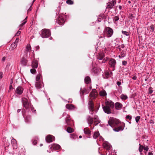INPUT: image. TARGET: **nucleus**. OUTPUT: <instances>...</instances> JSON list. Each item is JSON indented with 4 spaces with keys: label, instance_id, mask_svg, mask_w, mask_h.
Instances as JSON below:
<instances>
[{
    "label": "nucleus",
    "instance_id": "nucleus-40",
    "mask_svg": "<svg viewBox=\"0 0 155 155\" xmlns=\"http://www.w3.org/2000/svg\"><path fill=\"white\" fill-rule=\"evenodd\" d=\"M140 116H137L135 118V120L137 123H138L139 120L140 119Z\"/></svg>",
    "mask_w": 155,
    "mask_h": 155
},
{
    "label": "nucleus",
    "instance_id": "nucleus-38",
    "mask_svg": "<svg viewBox=\"0 0 155 155\" xmlns=\"http://www.w3.org/2000/svg\"><path fill=\"white\" fill-rule=\"evenodd\" d=\"M122 33L124 35H126V36H128L129 35V33L128 32L126 31H122Z\"/></svg>",
    "mask_w": 155,
    "mask_h": 155
},
{
    "label": "nucleus",
    "instance_id": "nucleus-15",
    "mask_svg": "<svg viewBox=\"0 0 155 155\" xmlns=\"http://www.w3.org/2000/svg\"><path fill=\"white\" fill-rule=\"evenodd\" d=\"M91 73L94 75H96L98 74L100 72V69H99L96 68H93L91 71Z\"/></svg>",
    "mask_w": 155,
    "mask_h": 155
},
{
    "label": "nucleus",
    "instance_id": "nucleus-27",
    "mask_svg": "<svg viewBox=\"0 0 155 155\" xmlns=\"http://www.w3.org/2000/svg\"><path fill=\"white\" fill-rule=\"evenodd\" d=\"M84 82L87 84H88L91 82V79L89 76L86 77L84 78Z\"/></svg>",
    "mask_w": 155,
    "mask_h": 155
},
{
    "label": "nucleus",
    "instance_id": "nucleus-5",
    "mask_svg": "<svg viewBox=\"0 0 155 155\" xmlns=\"http://www.w3.org/2000/svg\"><path fill=\"white\" fill-rule=\"evenodd\" d=\"M108 64L111 68H112L113 70H115V66L116 64V61L113 58H110L109 60Z\"/></svg>",
    "mask_w": 155,
    "mask_h": 155
},
{
    "label": "nucleus",
    "instance_id": "nucleus-6",
    "mask_svg": "<svg viewBox=\"0 0 155 155\" xmlns=\"http://www.w3.org/2000/svg\"><path fill=\"white\" fill-rule=\"evenodd\" d=\"M116 3V0H112L107 3V5L106 8H107L112 9L113 8V7Z\"/></svg>",
    "mask_w": 155,
    "mask_h": 155
},
{
    "label": "nucleus",
    "instance_id": "nucleus-20",
    "mask_svg": "<svg viewBox=\"0 0 155 155\" xmlns=\"http://www.w3.org/2000/svg\"><path fill=\"white\" fill-rule=\"evenodd\" d=\"M66 107L67 109L70 110H74L75 108V106L72 104H67L66 105Z\"/></svg>",
    "mask_w": 155,
    "mask_h": 155
},
{
    "label": "nucleus",
    "instance_id": "nucleus-7",
    "mask_svg": "<svg viewBox=\"0 0 155 155\" xmlns=\"http://www.w3.org/2000/svg\"><path fill=\"white\" fill-rule=\"evenodd\" d=\"M65 21L64 18L62 16L60 15L58 18L56 22L59 25H64Z\"/></svg>",
    "mask_w": 155,
    "mask_h": 155
},
{
    "label": "nucleus",
    "instance_id": "nucleus-19",
    "mask_svg": "<svg viewBox=\"0 0 155 155\" xmlns=\"http://www.w3.org/2000/svg\"><path fill=\"white\" fill-rule=\"evenodd\" d=\"M84 134L90 136L91 135V131L87 127H86L84 129Z\"/></svg>",
    "mask_w": 155,
    "mask_h": 155
},
{
    "label": "nucleus",
    "instance_id": "nucleus-63",
    "mask_svg": "<svg viewBox=\"0 0 155 155\" xmlns=\"http://www.w3.org/2000/svg\"><path fill=\"white\" fill-rule=\"evenodd\" d=\"M26 22H27L26 21H24V22L23 23H22V24L23 25H24L26 23Z\"/></svg>",
    "mask_w": 155,
    "mask_h": 155
},
{
    "label": "nucleus",
    "instance_id": "nucleus-39",
    "mask_svg": "<svg viewBox=\"0 0 155 155\" xmlns=\"http://www.w3.org/2000/svg\"><path fill=\"white\" fill-rule=\"evenodd\" d=\"M60 10V7H58V8H57V9L56 10V15H58L59 13V12Z\"/></svg>",
    "mask_w": 155,
    "mask_h": 155
},
{
    "label": "nucleus",
    "instance_id": "nucleus-50",
    "mask_svg": "<svg viewBox=\"0 0 155 155\" xmlns=\"http://www.w3.org/2000/svg\"><path fill=\"white\" fill-rule=\"evenodd\" d=\"M110 75V73L109 72H106L105 74V76L106 77H108Z\"/></svg>",
    "mask_w": 155,
    "mask_h": 155
},
{
    "label": "nucleus",
    "instance_id": "nucleus-54",
    "mask_svg": "<svg viewBox=\"0 0 155 155\" xmlns=\"http://www.w3.org/2000/svg\"><path fill=\"white\" fill-rule=\"evenodd\" d=\"M117 84L118 86H119L121 84V82L120 81H117Z\"/></svg>",
    "mask_w": 155,
    "mask_h": 155
},
{
    "label": "nucleus",
    "instance_id": "nucleus-41",
    "mask_svg": "<svg viewBox=\"0 0 155 155\" xmlns=\"http://www.w3.org/2000/svg\"><path fill=\"white\" fill-rule=\"evenodd\" d=\"M71 137L73 139H75L76 138V136L75 135L72 134L71 135Z\"/></svg>",
    "mask_w": 155,
    "mask_h": 155
},
{
    "label": "nucleus",
    "instance_id": "nucleus-58",
    "mask_svg": "<svg viewBox=\"0 0 155 155\" xmlns=\"http://www.w3.org/2000/svg\"><path fill=\"white\" fill-rule=\"evenodd\" d=\"M13 82V80L12 79L10 81V84L12 85Z\"/></svg>",
    "mask_w": 155,
    "mask_h": 155
},
{
    "label": "nucleus",
    "instance_id": "nucleus-21",
    "mask_svg": "<svg viewBox=\"0 0 155 155\" xmlns=\"http://www.w3.org/2000/svg\"><path fill=\"white\" fill-rule=\"evenodd\" d=\"M88 108L89 110H93L94 108V104L91 99H90L88 103Z\"/></svg>",
    "mask_w": 155,
    "mask_h": 155
},
{
    "label": "nucleus",
    "instance_id": "nucleus-11",
    "mask_svg": "<svg viewBox=\"0 0 155 155\" xmlns=\"http://www.w3.org/2000/svg\"><path fill=\"white\" fill-rule=\"evenodd\" d=\"M23 91V89L21 86H18L16 89L15 93L18 95H21L22 94Z\"/></svg>",
    "mask_w": 155,
    "mask_h": 155
},
{
    "label": "nucleus",
    "instance_id": "nucleus-37",
    "mask_svg": "<svg viewBox=\"0 0 155 155\" xmlns=\"http://www.w3.org/2000/svg\"><path fill=\"white\" fill-rule=\"evenodd\" d=\"M66 2L67 4L70 5H72L73 4V1L71 0H67L66 1Z\"/></svg>",
    "mask_w": 155,
    "mask_h": 155
},
{
    "label": "nucleus",
    "instance_id": "nucleus-9",
    "mask_svg": "<svg viewBox=\"0 0 155 155\" xmlns=\"http://www.w3.org/2000/svg\"><path fill=\"white\" fill-rule=\"evenodd\" d=\"M65 122L68 126H72L73 124V122L70 118V116H67L65 118Z\"/></svg>",
    "mask_w": 155,
    "mask_h": 155
},
{
    "label": "nucleus",
    "instance_id": "nucleus-4",
    "mask_svg": "<svg viewBox=\"0 0 155 155\" xmlns=\"http://www.w3.org/2000/svg\"><path fill=\"white\" fill-rule=\"evenodd\" d=\"M50 35L51 32L49 30L44 29L41 30V35L42 38H47Z\"/></svg>",
    "mask_w": 155,
    "mask_h": 155
},
{
    "label": "nucleus",
    "instance_id": "nucleus-56",
    "mask_svg": "<svg viewBox=\"0 0 155 155\" xmlns=\"http://www.w3.org/2000/svg\"><path fill=\"white\" fill-rule=\"evenodd\" d=\"M137 77L136 76H135L133 77L132 79L134 80H136L137 79Z\"/></svg>",
    "mask_w": 155,
    "mask_h": 155
},
{
    "label": "nucleus",
    "instance_id": "nucleus-26",
    "mask_svg": "<svg viewBox=\"0 0 155 155\" xmlns=\"http://www.w3.org/2000/svg\"><path fill=\"white\" fill-rule=\"evenodd\" d=\"M35 87L38 89H40L42 87L41 82V81H37L35 84Z\"/></svg>",
    "mask_w": 155,
    "mask_h": 155
},
{
    "label": "nucleus",
    "instance_id": "nucleus-16",
    "mask_svg": "<svg viewBox=\"0 0 155 155\" xmlns=\"http://www.w3.org/2000/svg\"><path fill=\"white\" fill-rule=\"evenodd\" d=\"M122 107V104L119 102H117L115 104V107L116 110H120L121 109Z\"/></svg>",
    "mask_w": 155,
    "mask_h": 155
},
{
    "label": "nucleus",
    "instance_id": "nucleus-60",
    "mask_svg": "<svg viewBox=\"0 0 155 155\" xmlns=\"http://www.w3.org/2000/svg\"><path fill=\"white\" fill-rule=\"evenodd\" d=\"M36 50L39 49V46H37L35 47Z\"/></svg>",
    "mask_w": 155,
    "mask_h": 155
},
{
    "label": "nucleus",
    "instance_id": "nucleus-29",
    "mask_svg": "<svg viewBox=\"0 0 155 155\" xmlns=\"http://www.w3.org/2000/svg\"><path fill=\"white\" fill-rule=\"evenodd\" d=\"M123 129L122 127L121 126H119L117 128L114 129V130L116 132H119L120 131L122 130Z\"/></svg>",
    "mask_w": 155,
    "mask_h": 155
},
{
    "label": "nucleus",
    "instance_id": "nucleus-57",
    "mask_svg": "<svg viewBox=\"0 0 155 155\" xmlns=\"http://www.w3.org/2000/svg\"><path fill=\"white\" fill-rule=\"evenodd\" d=\"M150 123L151 124V123H152V124H154V121L153 120H150Z\"/></svg>",
    "mask_w": 155,
    "mask_h": 155
},
{
    "label": "nucleus",
    "instance_id": "nucleus-23",
    "mask_svg": "<svg viewBox=\"0 0 155 155\" xmlns=\"http://www.w3.org/2000/svg\"><path fill=\"white\" fill-rule=\"evenodd\" d=\"M21 64L23 66L26 65L27 60L24 58H22L20 61Z\"/></svg>",
    "mask_w": 155,
    "mask_h": 155
},
{
    "label": "nucleus",
    "instance_id": "nucleus-35",
    "mask_svg": "<svg viewBox=\"0 0 155 155\" xmlns=\"http://www.w3.org/2000/svg\"><path fill=\"white\" fill-rule=\"evenodd\" d=\"M41 77H42L40 74H38L36 77V81H39Z\"/></svg>",
    "mask_w": 155,
    "mask_h": 155
},
{
    "label": "nucleus",
    "instance_id": "nucleus-46",
    "mask_svg": "<svg viewBox=\"0 0 155 155\" xmlns=\"http://www.w3.org/2000/svg\"><path fill=\"white\" fill-rule=\"evenodd\" d=\"M67 116H69V115H68V114H67V113H66V112L64 113H63V115H62V116L63 117L66 116L65 118L66 117H67Z\"/></svg>",
    "mask_w": 155,
    "mask_h": 155
},
{
    "label": "nucleus",
    "instance_id": "nucleus-52",
    "mask_svg": "<svg viewBox=\"0 0 155 155\" xmlns=\"http://www.w3.org/2000/svg\"><path fill=\"white\" fill-rule=\"evenodd\" d=\"M127 62L126 61H122V64L124 65H126L127 64Z\"/></svg>",
    "mask_w": 155,
    "mask_h": 155
},
{
    "label": "nucleus",
    "instance_id": "nucleus-53",
    "mask_svg": "<svg viewBox=\"0 0 155 155\" xmlns=\"http://www.w3.org/2000/svg\"><path fill=\"white\" fill-rule=\"evenodd\" d=\"M94 111V109L93 110H90V114H93V112Z\"/></svg>",
    "mask_w": 155,
    "mask_h": 155
},
{
    "label": "nucleus",
    "instance_id": "nucleus-61",
    "mask_svg": "<svg viewBox=\"0 0 155 155\" xmlns=\"http://www.w3.org/2000/svg\"><path fill=\"white\" fill-rule=\"evenodd\" d=\"M12 85H10V86H9V90H10L12 88Z\"/></svg>",
    "mask_w": 155,
    "mask_h": 155
},
{
    "label": "nucleus",
    "instance_id": "nucleus-28",
    "mask_svg": "<svg viewBox=\"0 0 155 155\" xmlns=\"http://www.w3.org/2000/svg\"><path fill=\"white\" fill-rule=\"evenodd\" d=\"M101 96H104L107 95V93L105 90H102L99 93Z\"/></svg>",
    "mask_w": 155,
    "mask_h": 155
},
{
    "label": "nucleus",
    "instance_id": "nucleus-18",
    "mask_svg": "<svg viewBox=\"0 0 155 155\" xmlns=\"http://www.w3.org/2000/svg\"><path fill=\"white\" fill-rule=\"evenodd\" d=\"M103 146L106 150L109 151H110L111 147L110 145V144L107 143H104L103 144Z\"/></svg>",
    "mask_w": 155,
    "mask_h": 155
},
{
    "label": "nucleus",
    "instance_id": "nucleus-2",
    "mask_svg": "<svg viewBox=\"0 0 155 155\" xmlns=\"http://www.w3.org/2000/svg\"><path fill=\"white\" fill-rule=\"evenodd\" d=\"M22 104L23 107L27 110H32L33 107L30 103H29L28 100L25 98H22Z\"/></svg>",
    "mask_w": 155,
    "mask_h": 155
},
{
    "label": "nucleus",
    "instance_id": "nucleus-14",
    "mask_svg": "<svg viewBox=\"0 0 155 155\" xmlns=\"http://www.w3.org/2000/svg\"><path fill=\"white\" fill-rule=\"evenodd\" d=\"M87 120L89 126H91L93 124V117H91L90 116H87Z\"/></svg>",
    "mask_w": 155,
    "mask_h": 155
},
{
    "label": "nucleus",
    "instance_id": "nucleus-30",
    "mask_svg": "<svg viewBox=\"0 0 155 155\" xmlns=\"http://www.w3.org/2000/svg\"><path fill=\"white\" fill-rule=\"evenodd\" d=\"M99 132H95L94 133L93 137L94 139H96L99 136Z\"/></svg>",
    "mask_w": 155,
    "mask_h": 155
},
{
    "label": "nucleus",
    "instance_id": "nucleus-36",
    "mask_svg": "<svg viewBox=\"0 0 155 155\" xmlns=\"http://www.w3.org/2000/svg\"><path fill=\"white\" fill-rule=\"evenodd\" d=\"M30 72L31 74H34L36 73V71L35 68H33L31 69L30 70Z\"/></svg>",
    "mask_w": 155,
    "mask_h": 155
},
{
    "label": "nucleus",
    "instance_id": "nucleus-64",
    "mask_svg": "<svg viewBox=\"0 0 155 155\" xmlns=\"http://www.w3.org/2000/svg\"><path fill=\"white\" fill-rule=\"evenodd\" d=\"M148 155H153V154L151 152H149L148 153Z\"/></svg>",
    "mask_w": 155,
    "mask_h": 155
},
{
    "label": "nucleus",
    "instance_id": "nucleus-51",
    "mask_svg": "<svg viewBox=\"0 0 155 155\" xmlns=\"http://www.w3.org/2000/svg\"><path fill=\"white\" fill-rule=\"evenodd\" d=\"M143 149L144 150H146V151H147L148 150V148L147 146L143 147Z\"/></svg>",
    "mask_w": 155,
    "mask_h": 155
},
{
    "label": "nucleus",
    "instance_id": "nucleus-59",
    "mask_svg": "<svg viewBox=\"0 0 155 155\" xmlns=\"http://www.w3.org/2000/svg\"><path fill=\"white\" fill-rule=\"evenodd\" d=\"M101 38H103V40H104L105 39V38L104 36H101L99 37V38L101 39Z\"/></svg>",
    "mask_w": 155,
    "mask_h": 155
},
{
    "label": "nucleus",
    "instance_id": "nucleus-32",
    "mask_svg": "<svg viewBox=\"0 0 155 155\" xmlns=\"http://www.w3.org/2000/svg\"><path fill=\"white\" fill-rule=\"evenodd\" d=\"M120 98L122 100H125L128 98V97L126 95L122 94L121 95Z\"/></svg>",
    "mask_w": 155,
    "mask_h": 155
},
{
    "label": "nucleus",
    "instance_id": "nucleus-3",
    "mask_svg": "<svg viewBox=\"0 0 155 155\" xmlns=\"http://www.w3.org/2000/svg\"><path fill=\"white\" fill-rule=\"evenodd\" d=\"M119 121L117 120L114 118L110 119L108 122V124L112 127L118 126Z\"/></svg>",
    "mask_w": 155,
    "mask_h": 155
},
{
    "label": "nucleus",
    "instance_id": "nucleus-1",
    "mask_svg": "<svg viewBox=\"0 0 155 155\" xmlns=\"http://www.w3.org/2000/svg\"><path fill=\"white\" fill-rule=\"evenodd\" d=\"M105 106H102V108L105 113L108 114L112 113L111 109L114 107V104L111 101H107L105 103Z\"/></svg>",
    "mask_w": 155,
    "mask_h": 155
},
{
    "label": "nucleus",
    "instance_id": "nucleus-42",
    "mask_svg": "<svg viewBox=\"0 0 155 155\" xmlns=\"http://www.w3.org/2000/svg\"><path fill=\"white\" fill-rule=\"evenodd\" d=\"M81 92H82L83 94H87V90L85 88H84L81 91Z\"/></svg>",
    "mask_w": 155,
    "mask_h": 155
},
{
    "label": "nucleus",
    "instance_id": "nucleus-12",
    "mask_svg": "<svg viewBox=\"0 0 155 155\" xmlns=\"http://www.w3.org/2000/svg\"><path fill=\"white\" fill-rule=\"evenodd\" d=\"M49 147L50 149L58 150L60 149V146L58 144H54L49 145Z\"/></svg>",
    "mask_w": 155,
    "mask_h": 155
},
{
    "label": "nucleus",
    "instance_id": "nucleus-34",
    "mask_svg": "<svg viewBox=\"0 0 155 155\" xmlns=\"http://www.w3.org/2000/svg\"><path fill=\"white\" fill-rule=\"evenodd\" d=\"M139 150L140 152V154H142L141 152H142L143 150V147L140 145V144H139Z\"/></svg>",
    "mask_w": 155,
    "mask_h": 155
},
{
    "label": "nucleus",
    "instance_id": "nucleus-49",
    "mask_svg": "<svg viewBox=\"0 0 155 155\" xmlns=\"http://www.w3.org/2000/svg\"><path fill=\"white\" fill-rule=\"evenodd\" d=\"M32 143H33V144H34V145L36 144L37 143V140H34L33 141Z\"/></svg>",
    "mask_w": 155,
    "mask_h": 155
},
{
    "label": "nucleus",
    "instance_id": "nucleus-25",
    "mask_svg": "<svg viewBox=\"0 0 155 155\" xmlns=\"http://www.w3.org/2000/svg\"><path fill=\"white\" fill-rule=\"evenodd\" d=\"M11 143L13 147L14 148H17V142L15 139L14 138H12V139L11 140Z\"/></svg>",
    "mask_w": 155,
    "mask_h": 155
},
{
    "label": "nucleus",
    "instance_id": "nucleus-44",
    "mask_svg": "<svg viewBox=\"0 0 155 155\" xmlns=\"http://www.w3.org/2000/svg\"><path fill=\"white\" fill-rule=\"evenodd\" d=\"M119 19V18L117 16H115L114 18V20L115 21H117Z\"/></svg>",
    "mask_w": 155,
    "mask_h": 155
},
{
    "label": "nucleus",
    "instance_id": "nucleus-45",
    "mask_svg": "<svg viewBox=\"0 0 155 155\" xmlns=\"http://www.w3.org/2000/svg\"><path fill=\"white\" fill-rule=\"evenodd\" d=\"M30 117L28 116H27L26 117V119H25V121L27 123H28L30 122L29 120H28V118H30Z\"/></svg>",
    "mask_w": 155,
    "mask_h": 155
},
{
    "label": "nucleus",
    "instance_id": "nucleus-43",
    "mask_svg": "<svg viewBox=\"0 0 155 155\" xmlns=\"http://www.w3.org/2000/svg\"><path fill=\"white\" fill-rule=\"evenodd\" d=\"M151 29L150 31L153 32L154 31V27L153 25H152L150 27Z\"/></svg>",
    "mask_w": 155,
    "mask_h": 155
},
{
    "label": "nucleus",
    "instance_id": "nucleus-33",
    "mask_svg": "<svg viewBox=\"0 0 155 155\" xmlns=\"http://www.w3.org/2000/svg\"><path fill=\"white\" fill-rule=\"evenodd\" d=\"M67 131L68 133H71L73 131V130L71 127H68L67 128Z\"/></svg>",
    "mask_w": 155,
    "mask_h": 155
},
{
    "label": "nucleus",
    "instance_id": "nucleus-10",
    "mask_svg": "<svg viewBox=\"0 0 155 155\" xmlns=\"http://www.w3.org/2000/svg\"><path fill=\"white\" fill-rule=\"evenodd\" d=\"M55 137L54 136L48 135L46 137L45 140L48 143H50L54 140Z\"/></svg>",
    "mask_w": 155,
    "mask_h": 155
},
{
    "label": "nucleus",
    "instance_id": "nucleus-8",
    "mask_svg": "<svg viewBox=\"0 0 155 155\" xmlns=\"http://www.w3.org/2000/svg\"><path fill=\"white\" fill-rule=\"evenodd\" d=\"M106 34L108 37H110L112 36L113 33V31L110 28L107 27L106 28Z\"/></svg>",
    "mask_w": 155,
    "mask_h": 155
},
{
    "label": "nucleus",
    "instance_id": "nucleus-13",
    "mask_svg": "<svg viewBox=\"0 0 155 155\" xmlns=\"http://www.w3.org/2000/svg\"><path fill=\"white\" fill-rule=\"evenodd\" d=\"M97 93L95 89H93L92 91L90 93V96L92 99H95L97 96Z\"/></svg>",
    "mask_w": 155,
    "mask_h": 155
},
{
    "label": "nucleus",
    "instance_id": "nucleus-62",
    "mask_svg": "<svg viewBox=\"0 0 155 155\" xmlns=\"http://www.w3.org/2000/svg\"><path fill=\"white\" fill-rule=\"evenodd\" d=\"M14 45V47L15 48L16 47V44L15 43H14L12 44V45Z\"/></svg>",
    "mask_w": 155,
    "mask_h": 155
},
{
    "label": "nucleus",
    "instance_id": "nucleus-48",
    "mask_svg": "<svg viewBox=\"0 0 155 155\" xmlns=\"http://www.w3.org/2000/svg\"><path fill=\"white\" fill-rule=\"evenodd\" d=\"M21 33V31H18V32L16 33L15 34V35L17 36H18Z\"/></svg>",
    "mask_w": 155,
    "mask_h": 155
},
{
    "label": "nucleus",
    "instance_id": "nucleus-17",
    "mask_svg": "<svg viewBox=\"0 0 155 155\" xmlns=\"http://www.w3.org/2000/svg\"><path fill=\"white\" fill-rule=\"evenodd\" d=\"M38 66V62L37 61L35 60H33L32 62L31 66L32 68H36Z\"/></svg>",
    "mask_w": 155,
    "mask_h": 155
},
{
    "label": "nucleus",
    "instance_id": "nucleus-31",
    "mask_svg": "<svg viewBox=\"0 0 155 155\" xmlns=\"http://www.w3.org/2000/svg\"><path fill=\"white\" fill-rule=\"evenodd\" d=\"M31 46L30 44H27L26 47L25 49L26 51H28L31 50Z\"/></svg>",
    "mask_w": 155,
    "mask_h": 155
},
{
    "label": "nucleus",
    "instance_id": "nucleus-24",
    "mask_svg": "<svg viewBox=\"0 0 155 155\" xmlns=\"http://www.w3.org/2000/svg\"><path fill=\"white\" fill-rule=\"evenodd\" d=\"M104 57V53H100L97 56V58L100 60H102Z\"/></svg>",
    "mask_w": 155,
    "mask_h": 155
},
{
    "label": "nucleus",
    "instance_id": "nucleus-47",
    "mask_svg": "<svg viewBox=\"0 0 155 155\" xmlns=\"http://www.w3.org/2000/svg\"><path fill=\"white\" fill-rule=\"evenodd\" d=\"M126 118L127 119H129L130 120H131L132 118L129 115H127L126 116Z\"/></svg>",
    "mask_w": 155,
    "mask_h": 155
},
{
    "label": "nucleus",
    "instance_id": "nucleus-55",
    "mask_svg": "<svg viewBox=\"0 0 155 155\" xmlns=\"http://www.w3.org/2000/svg\"><path fill=\"white\" fill-rule=\"evenodd\" d=\"M3 74L2 73L0 72V78H2L3 77Z\"/></svg>",
    "mask_w": 155,
    "mask_h": 155
},
{
    "label": "nucleus",
    "instance_id": "nucleus-22",
    "mask_svg": "<svg viewBox=\"0 0 155 155\" xmlns=\"http://www.w3.org/2000/svg\"><path fill=\"white\" fill-rule=\"evenodd\" d=\"M93 120H94V124L95 125H97L100 123V121L99 120L98 117L97 115H94V117Z\"/></svg>",
    "mask_w": 155,
    "mask_h": 155
}]
</instances>
